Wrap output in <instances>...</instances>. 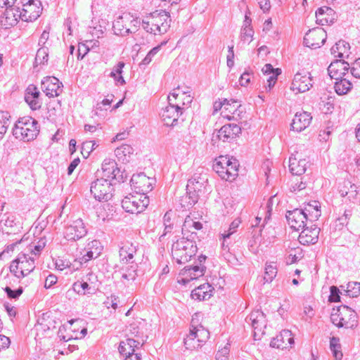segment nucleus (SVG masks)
<instances>
[{
	"label": "nucleus",
	"mask_w": 360,
	"mask_h": 360,
	"mask_svg": "<svg viewBox=\"0 0 360 360\" xmlns=\"http://www.w3.org/2000/svg\"><path fill=\"white\" fill-rule=\"evenodd\" d=\"M202 224L195 221L191 216H187L182 226L181 238L178 240L172 248L173 257L179 264H185L191 260L197 252V245L195 242L196 233L195 231L201 230Z\"/></svg>",
	"instance_id": "1"
},
{
	"label": "nucleus",
	"mask_w": 360,
	"mask_h": 360,
	"mask_svg": "<svg viewBox=\"0 0 360 360\" xmlns=\"http://www.w3.org/2000/svg\"><path fill=\"white\" fill-rule=\"evenodd\" d=\"M39 132L38 122L32 117L20 118L13 128V135L15 138L25 142L35 139Z\"/></svg>",
	"instance_id": "2"
},
{
	"label": "nucleus",
	"mask_w": 360,
	"mask_h": 360,
	"mask_svg": "<svg viewBox=\"0 0 360 360\" xmlns=\"http://www.w3.org/2000/svg\"><path fill=\"white\" fill-rule=\"evenodd\" d=\"M169 14L165 11H155L146 15L142 20L143 29L154 34H162L169 27Z\"/></svg>",
	"instance_id": "3"
},
{
	"label": "nucleus",
	"mask_w": 360,
	"mask_h": 360,
	"mask_svg": "<svg viewBox=\"0 0 360 360\" xmlns=\"http://www.w3.org/2000/svg\"><path fill=\"white\" fill-rule=\"evenodd\" d=\"M213 169L222 179L232 181L238 176V162L233 158L221 155L215 159Z\"/></svg>",
	"instance_id": "4"
},
{
	"label": "nucleus",
	"mask_w": 360,
	"mask_h": 360,
	"mask_svg": "<svg viewBox=\"0 0 360 360\" xmlns=\"http://www.w3.org/2000/svg\"><path fill=\"white\" fill-rule=\"evenodd\" d=\"M140 27V20L131 13H123L113 22L112 30L115 34L126 36L137 32Z\"/></svg>",
	"instance_id": "5"
},
{
	"label": "nucleus",
	"mask_w": 360,
	"mask_h": 360,
	"mask_svg": "<svg viewBox=\"0 0 360 360\" xmlns=\"http://www.w3.org/2000/svg\"><path fill=\"white\" fill-rule=\"evenodd\" d=\"M332 323L338 328L346 329L352 328L357 326L356 313L347 306H340L333 309L330 315Z\"/></svg>",
	"instance_id": "6"
},
{
	"label": "nucleus",
	"mask_w": 360,
	"mask_h": 360,
	"mask_svg": "<svg viewBox=\"0 0 360 360\" xmlns=\"http://www.w3.org/2000/svg\"><path fill=\"white\" fill-rule=\"evenodd\" d=\"M209 338V330L201 324H195L193 320L190 332L184 339V344L187 349H195L205 344Z\"/></svg>",
	"instance_id": "7"
},
{
	"label": "nucleus",
	"mask_w": 360,
	"mask_h": 360,
	"mask_svg": "<svg viewBox=\"0 0 360 360\" xmlns=\"http://www.w3.org/2000/svg\"><path fill=\"white\" fill-rule=\"evenodd\" d=\"M90 191L97 200L107 202L112 199L113 196L114 184L110 179L97 177L91 183Z\"/></svg>",
	"instance_id": "8"
},
{
	"label": "nucleus",
	"mask_w": 360,
	"mask_h": 360,
	"mask_svg": "<svg viewBox=\"0 0 360 360\" xmlns=\"http://www.w3.org/2000/svg\"><path fill=\"white\" fill-rule=\"evenodd\" d=\"M149 204L147 195L133 192L126 196L122 201L123 209L131 214H139L143 212Z\"/></svg>",
	"instance_id": "9"
},
{
	"label": "nucleus",
	"mask_w": 360,
	"mask_h": 360,
	"mask_svg": "<svg viewBox=\"0 0 360 360\" xmlns=\"http://www.w3.org/2000/svg\"><path fill=\"white\" fill-rule=\"evenodd\" d=\"M34 257L25 253H20L10 266V271L17 278L25 277L35 268Z\"/></svg>",
	"instance_id": "10"
},
{
	"label": "nucleus",
	"mask_w": 360,
	"mask_h": 360,
	"mask_svg": "<svg viewBox=\"0 0 360 360\" xmlns=\"http://www.w3.org/2000/svg\"><path fill=\"white\" fill-rule=\"evenodd\" d=\"M241 105L239 101L233 99H224L216 101L214 104V111H221V115L228 120H237L240 117Z\"/></svg>",
	"instance_id": "11"
},
{
	"label": "nucleus",
	"mask_w": 360,
	"mask_h": 360,
	"mask_svg": "<svg viewBox=\"0 0 360 360\" xmlns=\"http://www.w3.org/2000/svg\"><path fill=\"white\" fill-rule=\"evenodd\" d=\"M193 97L188 87L179 86L168 96L169 103L181 110L184 105L191 103Z\"/></svg>",
	"instance_id": "12"
},
{
	"label": "nucleus",
	"mask_w": 360,
	"mask_h": 360,
	"mask_svg": "<svg viewBox=\"0 0 360 360\" xmlns=\"http://www.w3.org/2000/svg\"><path fill=\"white\" fill-rule=\"evenodd\" d=\"M312 86V77L308 72H297L292 79L290 89L296 94L304 93Z\"/></svg>",
	"instance_id": "13"
},
{
	"label": "nucleus",
	"mask_w": 360,
	"mask_h": 360,
	"mask_svg": "<svg viewBox=\"0 0 360 360\" xmlns=\"http://www.w3.org/2000/svg\"><path fill=\"white\" fill-rule=\"evenodd\" d=\"M155 180L143 173L134 175L131 179V186L135 193L146 195L152 191Z\"/></svg>",
	"instance_id": "14"
},
{
	"label": "nucleus",
	"mask_w": 360,
	"mask_h": 360,
	"mask_svg": "<svg viewBox=\"0 0 360 360\" xmlns=\"http://www.w3.org/2000/svg\"><path fill=\"white\" fill-rule=\"evenodd\" d=\"M326 39V32L321 27H316L308 31L304 38V42L307 47L317 49L324 44Z\"/></svg>",
	"instance_id": "15"
},
{
	"label": "nucleus",
	"mask_w": 360,
	"mask_h": 360,
	"mask_svg": "<svg viewBox=\"0 0 360 360\" xmlns=\"http://www.w3.org/2000/svg\"><path fill=\"white\" fill-rule=\"evenodd\" d=\"M250 319L254 328V338L255 340H261L265 338L266 332V319L264 313L259 310L251 314Z\"/></svg>",
	"instance_id": "16"
},
{
	"label": "nucleus",
	"mask_w": 360,
	"mask_h": 360,
	"mask_svg": "<svg viewBox=\"0 0 360 360\" xmlns=\"http://www.w3.org/2000/svg\"><path fill=\"white\" fill-rule=\"evenodd\" d=\"M43 8L39 0H29L22 4L21 9L22 21L32 22L37 20L41 15Z\"/></svg>",
	"instance_id": "17"
},
{
	"label": "nucleus",
	"mask_w": 360,
	"mask_h": 360,
	"mask_svg": "<svg viewBox=\"0 0 360 360\" xmlns=\"http://www.w3.org/2000/svg\"><path fill=\"white\" fill-rule=\"evenodd\" d=\"M87 335L86 323L80 319L69 321V342L83 340Z\"/></svg>",
	"instance_id": "18"
},
{
	"label": "nucleus",
	"mask_w": 360,
	"mask_h": 360,
	"mask_svg": "<svg viewBox=\"0 0 360 360\" xmlns=\"http://www.w3.org/2000/svg\"><path fill=\"white\" fill-rule=\"evenodd\" d=\"M328 72L330 77L335 80L347 77H352L349 63L342 60H335L331 63L328 68Z\"/></svg>",
	"instance_id": "19"
},
{
	"label": "nucleus",
	"mask_w": 360,
	"mask_h": 360,
	"mask_svg": "<svg viewBox=\"0 0 360 360\" xmlns=\"http://www.w3.org/2000/svg\"><path fill=\"white\" fill-rule=\"evenodd\" d=\"M63 84L55 77H46L41 81V89L49 97L58 96L63 91Z\"/></svg>",
	"instance_id": "20"
},
{
	"label": "nucleus",
	"mask_w": 360,
	"mask_h": 360,
	"mask_svg": "<svg viewBox=\"0 0 360 360\" xmlns=\"http://www.w3.org/2000/svg\"><path fill=\"white\" fill-rule=\"evenodd\" d=\"M22 12L19 7L11 6L6 7L5 11L1 17V23L8 28L17 25L18 20H22Z\"/></svg>",
	"instance_id": "21"
},
{
	"label": "nucleus",
	"mask_w": 360,
	"mask_h": 360,
	"mask_svg": "<svg viewBox=\"0 0 360 360\" xmlns=\"http://www.w3.org/2000/svg\"><path fill=\"white\" fill-rule=\"evenodd\" d=\"M96 242H91V243L89 244L88 248H80V249H76L74 252V256L75 257V259L74 260V264L76 266V269L79 268V266L82 265L83 263H86L88 261L91 260L94 255H98L99 254V251L98 248H96V251H92L91 249L94 248Z\"/></svg>",
	"instance_id": "22"
},
{
	"label": "nucleus",
	"mask_w": 360,
	"mask_h": 360,
	"mask_svg": "<svg viewBox=\"0 0 360 360\" xmlns=\"http://www.w3.org/2000/svg\"><path fill=\"white\" fill-rule=\"evenodd\" d=\"M205 269L202 266H194L190 268H184L179 274L178 283L183 285L197 280L204 276Z\"/></svg>",
	"instance_id": "23"
},
{
	"label": "nucleus",
	"mask_w": 360,
	"mask_h": 360,
	"mask_svg": "<svg viewBox=\"0 0 360 360\" xmlns=\"http://www.w3.org/2000/svg\"><path fill=\"white\" fill-rule=\"evenodd\" d=\"M118 172L119 169L115 161L112 159H105L102 163L101 169L96 172V177L105 178L113 181Z\"/></svg>",
	"instance_id": "24"
},
{
	"label": "nucleus",
	"mask_w": 360,
	"mask_h": 360,
	"mask_svg": "<svg viewBox=\"0 0 360 360\" xmlns=\"http://www.w3.org/2000/svg\"><path fill=\"white\" fill-rule=\"evenodd\" d=\"M294 344V338L290 330H283L271 342L270 345L276 349H289Z\"/></svg>",
	"instance_id": "25"
},
{
	"label": "nucleus",
	"mask_w": 360,
	"mask_h": 360,
	"mask_svg": "<svg viewBox=\"0 0 360 360\" xmlns=\"http://www.w3.org/2000/svg\"><path fill=\"white\" fill-rule=\"evenodd\" d=\"M311 119V114L306 111L297 112L292 120L291 130L296 132L304 131L309 126Z\"/></svg>",
	"instance_id": "26"
},
{
	"label": "nucleus",
	"mask_w": 360,
	"mask_h": 360,
	"mask_svg": "<svg viewBox=\"0 0 360 360\" xmlns=\"http://www.w3.org/2000/svg\"><path fill=\"white\" fill-rule=\"evenodd\" d=\"M240 127L236 124L224 125L218 131L217 137L222 142H229L240 134Z\"/></svg>",
	"instance_id": "27"
},
{
	"label": "nucleus",
	"mask_w": 360,
	"mask_h": 360,
	"mask_svg": "<svg viewBox=\"0 0 360 360\" xmlns=\"http://www.w3.org/2000/svg\"><path fill=\"white\" fill-rule=\"evenodd\" d=\"M39 95V91L34 84H30L25 90V101L33 110L41 108Z\"/></svg>",
	"instance_id": "28"
},
{
	"label": "nucleus",
	"mask_w": 360,
	"mask_h": 360,
	"mask_svg": "<svg viewBox=\"0 0 360 360\" xmlns=\"http://www.w3.org/2000/svg\"><path fill=\"white\" fill-rule=\"evenodd\" d=\"M306 215L301 210H295L292 212H288L287 219L290 227L296 231H299L304 226V223L307 219Z\"/></svg>",
	"instance_id": "29"
},
{
	"label": "nucleus",
	"mask_w": 360,
	"mask_h": 360,
	"mask_svg": "<svg viewBox=\"0 0 360 360\" xmlns=\"http://www.w3.org/2000/svg\"><path fill=\"white\" fill-rule=\"evenodd\" d=\"M289 169L292 174L302 175L307 169L305 158L300 154L292 155L289 159Z\"/></svg>",
	"instance_id": "30"
},
{
	"label": "nucleus",
	"mask_w": 360,
	"mask_h": 360,
	"mask_svg": "<svg viewBox=\"0 0 360 360\" xmlns=\"http://www.w3.org/2000/svg\"><path fill=\"white\" fill-rule=\"evenodd\" d=\"M319 231L317 226L304 228L299 236L300 243L303 245L314 244L318 240Z\"/></svg>",
	"instance_id": "31"
},
{
	"label": "nucleus",
	"mask_w": 360,
	"mask_h": 360,
	"mask_svg": "<svg viewBox=\"0 0 360 360\" xmlns=\"http://www.w3.org/2000/svg\"><path fill=\"white\" fill-rule=\"evenodd\" d=\"M181 114V111L179 108H177L176 106L169 103V105L163 110L161 114V117L166 125L173 126L178 120Z\"/></svg>",
	"instance_id": "32"
},
{
	"label": "nucleus",
	"mask_w": 360,
	"mask_h": 360,
	"mask_svg": "<svg viewBox=\"0 0 360 360\" xmlns=\"http://www.w3.org/2000/svg\"><path fill=\"white\" fill-rule=\"evenodd\" d=\"M335 17V12L327 6L319 8L316 12V22L321 25H326L333 22Z\"/></svg>",
	"instance_id": "33"
},
{
	"label": "nucleus",
	"mask_w": 360,
	"mask_h": 360,
	"mask_svg": "<svg viewBox=\"0 0 360 360\" xmlns=\"http://www.w3.org/2000/svg\"><path fill=\"white\" fill-rule=\"evenodd\" d=\"M213 292V288L208 283H205L191 292L192 299L198 301H202L209 299Z\"/></svg>",
	"instance_id": "34"
},
{
	"label": "nucleus",
	"mask_w": 360,
	"mask_h": 360,
	"mask_svg": "<svg viewBox=\"0 0 360 360\" xmlns=\"http://www.w3.org/2000/svg\"><path fill=\"white\" fill-rule=\"evenodd\" d=\"M86 233V231L81 219H76L72 221L71 224L69 226V236L70 239L77 240Z\"/></svg>",
	"instance_id": "35"
},
{
	"label": "nucleus",
	"mask_w": 360,
	"mask_h": 360,
	"mask_svg": "<svg viewBox=\"0 0 360 360\" xmlns=\"http://www.w3.org/2000/svg\"><path fill=\"white\" fill-rule=\"evenodd\" d=\"M286 262L288 264H292L301 259L303 257L302 250L300 247L295 243H288L285 249Z\"/></svg>",
	"instance_id": "36"
},
{
	"label": "nucleus",
	"mask_w": 360,
	"mask_h": 360,
	"mask_svg": "<svg viewBox=\"0 0 360 360\" xmlns=\"http://www.w3.org/2000/svg\"><path fill=\"white\" fill-rule=\"evenodd\" d=\"M105 22L99 15H94L89 21L88 27L92 36L99 38L103 33Z\"/></svg>",
	"instance_id": "37"
},
{
	"label": "nucleus",
	"mask_w": 360,
	"mask_h": 360,
	"mask_svg": "<svg viewBox=\"0 0 360 360\" xmlns=\"http://www.w3.org/2000/svg\"><path fill=\"white\" fill-rule=\"evenodd\" d=\"M115 155L120 161L129 162L135 156L134 150L129 145H122L115 150Z\"/></svg>",
	"instance_id": "38"
},
{
	"label": "nucleus",
	"mask_w": 360,
	"mask_h": 360,
	"mask_svg": "<svg viewBox=\"0 0 360 360\" xmlns=\"http://www.w3.org/2000/svg\"><path fill=\"white\" fill-rule=\"evenodd\" d=\"M307 218L310 220H316L321 216V204L319 201L308 202L302 210Z\"/></svg>",
	"instance_id": "39"
},
{
	"label": "nucleus",
	"mask_w": 360,
	"mask_h": 360,
	"mask_svg": "<svg viewBox=\"0 0 360 360\" xmlns=\"http://www.w3.org/2000/svg\"><path fill=\"white\" fill-rule=\"evenodd\" d=\"M139 345V342L135 340L128 338L120 343L118 349L121 354L126 356L134 354L135 349L138 348Z\"/></svg>",
	"instance_id": "40"
},
{
	"label": "nucleus",
	"mask_w": 360,
	"mask_h": 360,
	"mask_svg": "<svg viewBox=\"0 0 360 360\" xmlns=\"http://www.w3.org/2000/svg\"><path fill=\"white\" fill-rule=\"evenodd\" d=\"M352 77H344L342 79L336 80L334 84L335 92L338 95H345L351 91L353 87V84L351 81Z\"/></svg>",
	"instance_id": "41"
},
{
	"label": "nucleus",
	"mask_w": 360,
	"mask_h": 360,
	"mask_svg": "<svg viewBox=\"0 0 360 360\" xmlns=\"http://www.w3.org/2000/svg\"><path fill=\"white\" fill-rule=\"evenodd\" d=\"M136 252V246L132 243H127L124 244L119 252L120 259L122 262H127L128 260L134 257Z\"/></svg>",
	"instance_id": "42"
},
{
	"label": "nucleus",
	"mask_w": 360,
	"mask_h": 360,
	"mask_svg": "<svg viewBox=\"0 0 360 360\" xmlns=\"http://www.w3.org/2000/svg\"><path fill=\"white\" fill-rule=\"evenodd\" d=\"M49 51L46 46L40 47L36 53L34 67L47 65L49 60Z\"/></svg>",
	"instance_id": "43"
},
{
	"label": "nucleus",
	"mask_w": 360,
	"mask_h": 360,
	"mask_svg": "<svg viewBox=\"0 0 360 360\" xmlns=\"http://www.w3.org/2000/svg\"><path fill=\"white\" fill-rule=\"evenodd\" d=\"M345 292L346 295L349 297H356L360 295V283L359 282H349L346 286H341Z\"/></svg>",
	"instance_id": "44"
},
{
	"label": "nucleus",
	"mask_w": 360,
	"mask_h": 360,
	"mask_svg": "<svg viewBox=\"0 0 360 360\" xmlns=\"http://www.w3.org/2000/svg\"><path fill=\"white\" fill-rule=\"evenodd\" d=\"M349 46L345 41H338L331 49L332 53L336 58H342L348 53Z\"/></svg>",
	"instance_id": "45"
},
{
	"label": "nucleus",
	"mask_w": 360,
	"mask_h": 360,
	"mask_svg": "<svg viewBox=\"0 0 360 360\" xmlns=\"http://www.w3.org/2000/svg\"><path fill=\"white\" fill-rule=\"evenodd\" d=\"M330 347L333 352L335 360H342L343 354L341 351V345L339 342V339L333 337L330 341Z\"/></svg>",
	"instance_id": "46"
},
{
	"label": "nucleus",
	"mask_w": 360,
	"mask_h": 360,
	"mask_svg": "<svg viewBox=\"0 0 360 360\" xmlns=\"http://www.w3.org/2000/svg\"><path fill=\"white\" fill-rule=\"evenodd\" d=\"M11 116L6 111H0V139L3 138L4 135L7 131L10 124Z\"/></svg>",
	"instance_id": "47"
},
{
	"label": "nucleus",
	"mask_w": 360,
	"mask_h": 360,
	"mask_svg": "<svg viewBox=\"0 0 360 360\" xmlns=\"http://www.w3.org/2000/svg\"><path fill=\"white\" fill-rule=\"evenodd\" d=\"M277 274L276 266L274 264H266L265 266L264 280L266 283H270Z\"/></svg>",
	"instance_id": "48"
},
{
	"label": "nucleus",
	"mask_w": 360,
	"mask_h": 360,
	"mask_svg": "<svg viewBox=\"0 0 360 360\" xmlns=\"http://www.w3.org/2000/svg\"><path fill=\"white\" fill-rule=\"evenodd\" d=\"M124 67V63L123 62H119L116 69L112 70L110 73V76L115 79V81L117 82L120 84H124L125 83L122 74V70Z\"/></svg>",
	"instance_id": "49"
},
{
	"label": "nucleus",
	"mask_w": 360,
	"mask_h": 360,
	"mask_svg": "<svg viewBox=\"0 0 360 360\" xmlns=\"http://www.w3.org/2000/svg\"><path fill=\"white\" fill-rule=\"evenodd\" d=\"M240 224V220L236 219L233 220L230 224L229 229L228 231H224V233L221 234V238L223 240H225L227 238H229L233 233L236 231L237 228L239 226Z\"/></svg>",
	"instance_id": "50"
},
{
	"label": "nucleus",
	"mask_w": 360,
	"mask_h": 360,
	"mask_svg": "<svg viewBox=\"0 0 360 360\" xmlns=\"http://www.w3.org/2000/svg\"><path fill=\"white\" fill-rule=\"evenodd\" d=\"M122 277L126 280H134L136 277V267L135 265H131L129 269L122 267Z\"/></svg>",
	"instance_id": "51"
},
{
	"label": "nucleus",
	"mask_w": 360,
	"mask_h": 360,
	"mask_svg": "<svg viewBox=\"0 0 360 360\" xmlns=\"http://www.w3.org/2000/svg\"><path fill=\"white\" fill-rule=\"evenodd\" d=\"M4 291L6 292L7 296L11 299H17L22 293V288L20 287L15 290H13L10 287H6Z\"/></svg>",
	"instance_id": "52"
},
{
	"label": "nucleus",
	"mask_w": 360,
	"mask_h": 360,
	"mask_svg": "<svg viewBox=\"0 0 360 360\" xmlns=\"http://www.w3.org/2000/svg\"><path fill=\"white\" fill-rule=\"evenodd\" d=\"M330 295L329 296V301L331 302H338L340 301V290L335 286L330 287Z\"/></svg>",
	"instance_id": "53"
},
{
	"label": "nucleus",
	"mask_w": 360,
	"mask_h": 360,
	"mask_svg": "<svg viewBox=\"0 0 360 360\" xmlns=\"http://www.w3.org/2000/svg\"><path fill=\"white\" fill-rule=\"evenodd\" d=\"M229 349L227 347H224L219 349L216 354L217 360H228Z\"/></svg>",
	"instance_id": "54"
},
{
	"label": "nucleus",
	"mask_w": 360,
	"mask_h": 360,
	"mask_svg": "<svg viewBox=\"0 0 360 360\" xmlns=\"http://www.w3.org/2000/svg\"><path fill=\"white\" fill-rule=\"evenodd\" d=\"M281 74V70L279 69H276L275 72H273L272 75H270L267 79L268 86L269 89L273 87L277 80L278 76Z\"/></svg>",
	"instance_id": "55"
},
{
	"label": "nucleus",
	"mask_w": 360,
	"mask_h": 360,
	"mask_svg": "<svg viewBox=\"0 0 360 360\" xmlns=\"http://www.w3.org/2000/svg\"><path fill=\"white\" fill-rule=\"evenodd\" d=\"M58 278L51 274L49 276H46L44 282V288H50L51 286L55 285L57 283Z\"/></svg>",
	"instance_id": "56"
},
{
	"label": "nucleus",
	"mask_w": 360,
	"mask_h": 360,
	"mask_svg": "<svg viewBox=\"0 0 360 360\" xmlns=\"http://www.w3.org/2000/svg\"><path fill=\"white\" fill-rule=\"evenodd\" d=\"M351 74L355 77L360 78V58L356 60L353 63Z\"/></svg>",
	"instance_id": "57"
},
{
	"label": "nucleus",
	"mask_w": 360,
	"mask_h": 360,
	"mask_svg": "<svg viewBox=\"0 0 360 360\" xmlns=\"http://www.w3.org/2000/svg\"><path fill=\"white\" fill-rule=\"evenodd\" d=\"M45 247V242L43 239L39 240L37 245H34V249H30V252L35 256L39 255L40 252Z\"/></svg>",
	"instance_id": "58"
},
{
	"label": "nucleus",
	"mask_w": 360,
	"mask_h": 360,
	"mask_svg": "<svg viewBox=\"0 0 360 360\" xmlns=\"http://www.w3.org/2000/svg\"><path fill=\"white\" fill-rule=\"evenodd\" d=\"M252 77L250 73L244 72L240 77V84L243 86H246L250 82Z\"/></svg>",
	"instance_id": "59"
},
{
	"label": "nucleus",
	"mask_w": 360,
	"mask_h": 360,
	"mask_svg": "<svg viewBox=\"0 0 360 360\" xmlns=\"http://www.w3.org/2000/svg\"><path fill=\"white\" fill-rule=\"evenodd\" d=\"M56 269L59 271H63L68 267V263L65 260L58 257L55 259Z\"/></svg>",
	"instance_id": "60"
},
{
	"label": "nucleus",
	"mask_w": 360,
	"mask_h": 360,
	"mask_svg": "<svg viewBox=\"0 0 360 360\" xmlns=\"http://www.w3.org/2000/svg\"><path fill=\"white\" fill-rule=\"evenodd\" d=\"M11 344L9 338L0 335V350L8 348Z\"/></svg>",
	"instance_id": "61"
},
{
	"label": "nucleus",
	"mask_w": 360,
	"mask_h": 360,
	"mask_svg": "<svg viewBox=\"0 0 360 360\" xmlns=\"http://www.w3.org/2000/svg\"><path fill=\"white\" fill-rule=\"evenodd\" d=\"M160 46L153 48L145 57V58L143 60L142 63L144 65H147L150 63L152 60V56L157 53L158 51L159 50Z\"/></svg>",
	"instance_id": "62"
},
{
	"label": "nucleus",
	"mask_w": 360,
	"mask_h": 360,
	"mask_svg": "<svg viewBox=\"0 0 360 360\" xmlns=\"http://www.w3.org/2000/svg\"><path fill=\"white\" fill-rule=\"evenodd\" d=\"M112 101H113V96L112 95L108 96L105 99H103L102 101V102L101 103H98L97 105L98 108H100L101 110H102L103 107H105L107 105H110V104L112 103Z\"/></svg>",
	"instance_id": "63"
},
{
	"label": "nucleus",
	"mask_w": 360,
	"mask_h": 360,
	"mask_svg": "<svg viewBox=\"0 0 360 360\" xmlns=\"http://www.w3.org/2000/svg\"><path fill=\"white\" fill-rule=\"evenodd\" d=\"M259 5L264 12H267L271 8V4L269 0H259Z\"/></svg>",
	"instance_id": "64"
}]
</instances>
